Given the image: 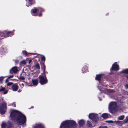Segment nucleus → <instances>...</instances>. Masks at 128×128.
<instances>
[{"mask_svg": "<svg viewBox=\"0 0 128 128\" xmlns=\"http://www.w3.org/2000/svg\"><path fill=\"white\" fill-rule=\"evenodd\" d=\"M18 79L20 80H25V78L23 76H21L18 77Z\"/></svg>", "mask_w": 128, "mask_h": 128, "instance_id": "393cba45", "label": "nucleus"}, {"mask_svg": "<svg viewBox=\"0 0 128 128\" xmlns=\"http://www.w3.org/2000/svg\"><path fill=\"white\" fill-rule=\"evenodd\" d=\"M0 92H3V94H6L8 92V90H6V89L4 87H2L0 88Z\"/></svg>", "mask_w": 128, "mask_h": 128, "instance_id": "2eb2a0df", "label": "nucleus"}, {"mask_svg": "<svg viewBox=\"0 0 128 128\" xmlns=\"http://www.w3.org/2000/svg\"><path fill=\"white\" fill-rule=\"evenodd\" d=\"M85 121L83 119H81L78 122V124L80 126H82L85 124Z\"/></svg>", "mask_w": 128, "mask_h": 128, "instance_id": "4468645a", "label": "nucleus"}, {"mask_svg": "<svg viewBox=\"0 0 128 128\" xmlns=\"http://www.w3.org/2000/svg\"><path fill=\"white\" fill-rule=\"evenodd\" d=\"M119 66L117 64V62H115L112 66L111 70H119Z\"/></svg>", "mask_w": 128, "mask_h": 128, "instance_id": "1a4fd4ad", "label": "nucleus"}, {"mask_svg": "<svg viewBox=\"0 0 128 128\" xmlns=\"http://www.w3.org/2000/svg\"><path fill=\"white\" fill-rule=\"evenodd\" d=\"M31 108H33V107H31Z\"/></svg>", "mask_w": 128, "mask_h": 128, "instance_id": "de8ad7c7", "label": "nucleus"}, {"mask_svg": "<svg viewBox=\"0 0 128 128\" xmlns=\"http://www.w3.org/2000/svg\"><path fill=\"white\" fill-rule=\"evenodd\" d=\"M120 122L119 121H116L115 122V123L116 124H118V122Z\"/></svg>", "mask_w": 128, "mask_h": 128, "instance_id": "58836bf2", "label": "nucleus"}, {"mask_svg": "<svg viewBox=\"0 0 128 128\" xmlns=\"http://www.w3.org/2000/svg\"><path fill=\"white\" fill-rule=\"evenodd\" d=\"M40 80V82L42 85L46 84L48 82V80L45 75L43 76L41 75L39 77Z\"/></svg>", "mask_w": 128, "mask_h": 128, "instance_id": "0eeeda50", "label": "nucleus"}, {"mask_svg": "<svg viewBox=\"0 0 128 128\" xmlns=\"http://www.w3.org/2000/svg\"><path fill=\"white\" fill-rule=\"evenodd\" d=\"M105 122L109 124H112L114 123V122L111 120H107L105 121Z\"/></svg>", "mask_w": 128, "mask_h": 128, "instance_id": "a878e982", "label": "nucleus"}, {"mask_svg": "<svg viewBox=\"0 0 128 128\" xmlns=\"http://www.w3.org/2000/svg\"><path fill=\"white\" fill-rule=\"evenodd\" d=\"M89 118L93 121L96 122V114H95L92 113L88 115Z\"/></svg>", "mask_w": 128, "mask_h": 128, "instance_id": "9d476101", "label": "nucleus"}, {"mask_svg": "<svg viewBox=\"0 0 128 128\" xmlns=\"http://www.w3.org/2000/svg\"><path fill=\"white\" fill-rule=\"evenodd\" d=\"M22 54H23L25 55V56L27 55V54L28 53L27 52L26 50H23L22 52Z\"/></svg>", "mask_w": 128, "mask_h": 128, "instance_id": "b1692460", "label": "nucleus"}, {"mask_svg": "<svg viewBox=\"0 0 128 128\" xmlns=\"http://www.w3.org/2000/svg\"><path fill=\"white\" fill-rule=\"evenodd\" d=\"M32 81L34 86H36L38 84V80L37 79H32Z\"/></svg>", "mask_w": 128, "mask_h": 128, "instance_id": "dca6fc26", "label": "nucleus"}, {"mask_svg": "<svg viewBox=\"0 0 128 128\" xmlns=\"http://www.w3.org/2000/svg\"><path fill=\"white\" fill-rule=\"evenodd\" d=\"M31 61L32 60H30L29 62V64H30L31 62Z\"/></svg>", "mask_w": 128, "mask_h": 128, "instance_id": "ea45409f", "label": "nucleus"}, {"mask_svg": "<svg viewBox=\"0 0 128 128\" xmlns=\"http://www.w3.org/2000/svg\"><path fill=\"white\" fill-rule=\"evenodd\" d=\"M7 52V50L5 47L2 46L0 48V54L2 55Z\"/></svg>", "mask_w": 128, "mask_h": 128, "instance_id": "f8f14e48", "label": "nucleus"}, {"mask_svg": "<svg viewBox=\"0 0 128 128\" xmlns=\"http://www.w3.org/2000/svg\"><path fill=\"white\" fill-rule=\"evenodd\" d=\"M4 77L3 76L0 77V82H1L3 80Z\"/></svg>", "mask_w": 128, "mask_h": 128, "instance_id": "2f4dec72", "label": "nucleus"}, {"mask_svg": "<svg viewBox=\"0 0 128 128\" xmlns=\"http://www.w3.org/2000/svg\"><path fill=\"white\" fill-rule=\"evenodd\" d=\"M99 128H108V127L106 126H100Z\"/></svg>", "mask_w": 128, "mask_h": 128, "instance_id": "7c9ffc66", "label": "nucleus"}, {"mask_svg": "<svg viewBox=\"0 0 128 128\" xmlns=\"http://www.w3.org/2000/svg\"><path fill=\"white\" fill-rule=\"evenodd\" d=\"M126 78H127V79H128V76H127V77H126Z\"/></svg>", "mask_w": 128, "mask_h": 128, "instance_id": "37998d69", "label": "nucleus"}, {"mask_svg": "<svg viewBox=\"0 0 128 128\" xmlns=\"http://www.w3.org/2000/svg\"><path fill=\"white\" fill-rule=\"evenodd\" d=\"M21 91V90H18V92H20Z\"/></svg>", "mask_w": 128, "mask_h": 128, "instance_id": "a19ab883", "label": "nucleus"}, {"mask_svg": "<svg viewBox=\"0 0 128 128\" xmlns=\"http://www.w3.org/2000/svg\"><path fill=\"white\" fill-rule=\"evenodd\" d=\"M1 127L2 128H5L7 126V124L6 123L4 122H2L1 124Z\"/></svg>", "mask_w": 128, "mask_h": 128, "instance_id": "a211bd4d", "label": "nucleus"}, {"mask_svg": "<svg viewBox=\"0 0 128 128\" xmlns=\"http://www.w3.org/2000/svg\"><path fill=\"white\" fill-rule=\"evenodd\" d=\"M41 59L42 61H44V62L46 59V58L45 56H42L41 57Z\"/></svg>", "mask_w": 128, "mask_h": 128, "instance_id": "c85d7f7f", "label": "nucleus"}, {"mask_svg": "<svg viewBox=\"0 0 128 128\" xmlns=\"http://www.w3.org/2000/svg\"><path fill=\"white\" fill-rule=\"evenodd\" d=\"M18 71V69L16 66H14L12 67L10 70V73L12 74L13 73L16 74Z\"/></svg>", "mask_w": 128, "mask_h": 128, "instance_id": "9b49d317", "label": "nucleus"}, {"mask_svg": "<svg viewBox=\"0 0 128 128\" xmlns=\"http://www.w3.org/2000/svg\"><path fill=\"white\" fill-rule=\"evenodd\" d=\"M108 109L109 112L111 113L116 112L118 110L116 103L114 102H111L109 105Z\"/></svg>", "mask_w": 128, "mask_h": 128, "instance_id": "20e7f679", "label": "nucleus"}, {"mask_svg": "<svg viewBox=\"0 0 128 128\" xmlns=\"http://www.w3.org/2000/svg\"><path fill=\"white\" fill-rule=\"evenodd\" d=\"M10 128L8 127V128Z\"/></svg>", "mask_w": 128, "mask_h": 128, "instance_id": "8fccbe9b", "label": "nucleus"}, {"mask_svg": "<svg viewBox=\"0 0 128 128\" xmlns=\"http://www.w3.org/2000/svg\"><path fill=\"white\" fill-rule=\"evenodd\" d=\"M99 98L100 100H102V99L100 98Z\"/></svg>", "mask_w": 128, "mask_h": 128, "instance_id": "79ce46f5", "label": "nucleus"}, {"mask_svg": "<svg viewBox=\"0 0 128 128\" xmlns=\"http://www.w3.org/2000/svg\"><path fill=\"white\" fill-rule=\"evenodd\" d=\"M19 62V60H15V62L16 63H18V62Z\"/></svg>", "mask_w": 128, "mask_h": 128, "instance_id": "c9c22d12", "label": "nucleus"}, {"mask_svg": "<svg viewBox=\"0 0 128 128\" xmlns=\"http://www.w3.org/2000/svg\"><path fill=\"white\" fill-rule=\"evenodd\" d=\"M122 73H125L128 74V69L123 70L122 71Z\"/></svg>", "mask_w": 128, "mask_h": 128, "instance_id": "5701e85b", "label": "nucleus"}, {"mask_svg": "<svg viewBox=\"0 0 128 128\" xmlns=\"http://www.w3.org/2000/svg\"><path fill=\"white\" fill-rule=\"evenodd\" d=\"M14 30H13L12 31H6L3 32H0V36L2 37V38H3L8 37L9 36H11L14 34Z\"/></svg>", "mask_w": 128, "mask_h": 128, "instance_id": "39448f33", "label": "nucleus"}, {"mask_svg": "<svg viewBox=\"0 0 128 128\" xmlns=\"http://www.w3.org/2000/svg\"><path fill=\"white\" fill-rule=\"evenodd\" d=\"M76 122L72 120H68L63 121L61 124L60 128H76Z\"/></svg>", "mask_w": 128, "mask_h": 128, "instance_id": "f03ea898", "label": "nucleus"}, {"mask_svg": "<svg viewBox=\"0 0 128 128\" xmlns=\"http://www.w3.org/2000/svg\"><path fill=\"white\" fill-rule=\"evenodd\" d=\"M26 60H23L20 62V64L21 65H24L26 64Z\"/></svg>", "mask_w": 128, "mask_h": 128, "instance_id": "6ab92c4d", "label": "nucleus"}, {"mask_svg": "<svg viewBox=\"0 0 128 128\" xmlns=\"http://www.w3.org/2000/svg\"><path fill=\"white\" fill-rule=\"evenodd\" d=\"M47 73V72H44V73Z\"/></svg>", "mask_w": 128, "mask_h": 128, "instance_id": "a18cd8bd", "label": "nucleus"}, {"mask_svg": "<svg viewBox=\"0 0 128 128\" xmlns=\"http://www.w3.org/2000/svg\"><path fill=\"white\" fill-rule=\"evenodd\" d=\"M20 88H22L24 86V84H20Z\"/></svg>", "mask_w": 128, "mask_h": 128, "instance_id": "473e14b6", "label": "nucleus"}, {"mask_svg": "<svg viewBox=\"0 0 128 128\" xmlns=\"http://www.w3.org/2000/svg\"><path fill=\"white\" fill-rule=\"evenodd\" d=\"M87 124L88 125L90 126H92V124L91 122L88 120L87 121Z\"/></svg>", "mask_w": 128, "mask_h": 128, "instance_id": "cd10ccee", "label": "nucleus"}, {"mask_svg": "<svg viewBox=\"0 0 128 128\" xmlns=\"http://www.w3.org/2000/svg\"><path fill=\"white\" fill-rule=\"evenodd\" d=\"M47 73V72H44V73Z\"/></svg>", "mask_w": 128, "mask_h": 128, "instance_id": "c03bdc74", "label": "nucleus"}, {"mask_svg": "<svg viewBox=\"0 0 128 128\" xmlns=\"http://www.w3.org/2000/svg\"><path fill=\"white\" fill-rule=\"evenodd\" d=\"M13 75H12L11 76H9V77H8V78H12L13 77Z\"/></svg>", "mask_w": 128, "mask_h": 128, "instance_id": "f704fd0d", "label": "nucleus"}, {"mask_svg": "<svg viewBox=\"0 0 128 128\" xmlns=\"http://www.w3.org/2000/svg\"><path fill=\"white\" fill-rule=\"evenodd\" d=\"M6 103L4 102L0 106V113L1 114H4L6 112Z\"/></svg>", "mask_w": 128, "mask_h": 128, "instance_id": "6e6552de", "label": "nucleus"}, {"mask_svg": "<svg viewBox=\"0 0 128 128\" xmlns=\"http://www.w3.org/2000/svg\"><path fill=\"white\" fill-rule=\"evenodd\" d=\"M88 72V70L86 66L85 65L84 66L83 68L82 69V72L83 73H84L86 72Z\"/></svg>", "mask_w": 128, "mask_h": 128, "instance_id": "f3484780", "label": "nucleus"}, {"mask_svg": "<svg viewBox=\"0 0 128 128\" xmlns=\"http://www.w3.org/2000/svg\"><path fill=\"white\" fill-rule=\"evenodd\" d=\"M124 115L119 116L118 118V120H122L124 119Z\"/></svg>", "mask_w": 128, "mask_h": 128, "instance_id": "412c9836", "label": "nucleus"}, {"mask_svg": "<svg viewBox=\"0 0 128 128\" xmlns=\"http://www.w3.org/2000/svg\"><path fill=\"white\" fill-rule=\"evenodd\" d=\"M11 119L19 124H24L26 120L25 116L18 110H13L10 115Z\"/></svg>", "mask_w": 128, "mask_h": 128, "instance_id": "f257e3e1", "label": "nucleus"}, {"mask_svg": "<svg viewBox=\"0 0 128 128\" xmlns=\"http://www.w3.org/2000/svg\"><path fill=\"white\" fill-rule=\"evenodd\" d=\"M35 68L37 69H39L40 67L39 64H36L35 66Z\"/></svg>", "mask_w": 128, "mask_h": 128, "instance_id": "bb28decb", "label": "nucleus"}, {"mask_svg": "<svg viewBox=\"0 0 128 128\" xmlns=\"http://www.w3.org/2000/svg\"><path fill=\"white\" fill-rule=\"evenodd\" d=\"M95 79L96 80V77L95 78Z\"/></svg>", "mask_w": 128, "mask_h": 128, "instance_id": "49530a36", "label": "nucleus"}, {"mask_svg": "<svg viewBox=\"0 0 128 128\" xmlns=\"http://www.w3.org/2000/svg\"><path fill=\"white\" fill-rule=\"evenodd\" d=\"M12 106H14V107H16V106L15 105V104L14 103H13L12 104Z\"/></svg>", "mask_w": 128, "mask_h": 128, "instance_id": "e433bc0d", "label": "nucleus"}, {"mask_svg": "<svg viewBox=\"0 0 128 128\" xmlns=\"http://www.w3.org/2000/svg\"><path fill=\"white\" fill-rule=\"evenodd\" d=\"M42 69L43 71H45V66L43 64H42Z\"/></svg>", "mask_w": 128, "mask_h": 128, "instance_id": "c756f323", "label": "nucleus"}, {"mask_svg": "<svg viewBox=\"0 0 128 128\" xmlns=\"http://www.w3.org/2000/svg\"><path fill=\"white\" fill-rule=\"evenodd\" d=\"M96 120H97V117H96Z\"/></svg>", "mask_w": 128, "mask_h": 128, "instance_id": "09e8293b", "label": "nucleus"}, {"mask_svg": "<svg viewBox=\"0 0 128 128\" xmlns=\"http://www.w3.org/2000/svg\"><path fill=\"white\" fill-rule=\"evenodd\" d=\"M27 2L26 3V6L28 7L30 6L32 4L35 3L34 0H28V1H26Z\"/></svg>", "mask_w": 128, "mask_h": 128, "instance_id": "ddd939ff", "label": "nucleus"}, {"mask_svg": "<svg viewBox=\"0 0 128 128\" xmlns=\"http://www.w3.org/2000/svg\"><path fill=\"white\" fill-rule=\"evenodd\" d=\"M128 122V116H127L126 118V119L125 120L126 122Z\"/></svg>", "mask_w": 128, "mask_h": 128, "instance_id": "72a5a7b5", "label": "nucleus"}, {"mask_svg": "<svg viewBox=\"0 0 128 128\" xmlns=\"http://www.w3.org/2000/svg\"><path fill=\"white\" fill-rule=\"evenodd\" d=\"M102 75L100 74L96 75V80H100Z\"/></svg>", "mask_w": 128, "mask_h": 128, "instance_id": "4be33fe9", "label": "nucleus"}, {"mask_svg": "<svg viewBox=\"0 0 128 128\" xmlns=\"http://www.w3.org/2000/svg\"><path fill=\"white\" fill-rule=\"evenodd\" d=\"M102 116L103 118H106L108 117V115L107 114L104 113L102 114Z\"/></svg>", "mask_w": 128, "mask_h": 128, "instance_id": "aec40b11", "label": "nucleus"}, {"mask_svg": "<svg viewBox=\"0 0 128 128\" xmlns=\"http://www.w3.org/2000/svg\"><path fill=\"white\" fill-rule=\"evenodd\" d=\"M44 11V10L41 8H35L31 10V12L33 16H36L38 15L39 16H40L42 15L41 12Z\"/></svg>", "mask_w": 128, "mask_h": 128, "instance_id": "7ed1b4c3", "label": "nucleus"}, {"mask_svg": "<svg viewBox=\"0 0 128 128\" xmlns=\"http://www.w3.org/2000/svg\"><path fill=\"white\" fill-rule=\"evenodd\" d=\"M7 86L8 88L12 89L14 91H17L18 88V86L16 84H13L12 82L8 83Z\"/></svg>", "mask_w": 128, "mask_h": 128, "instance_id": "423d86ee", "label": "nucleus"}, {"mask_svg": "<svg viewBox=\"0 0 128 128\" xmlns=\"http://www.w3.org/2000/svg\"><path fill=\"white\" fill-rule=\"evenodd\" d=\"M125 86L126 88H128V85L126 84Z\"/></svg>", "mask_w": 128, "mask_h": 128, "instance_id": "4c0bfd02", "label": "nucleus"}]
</instances>
